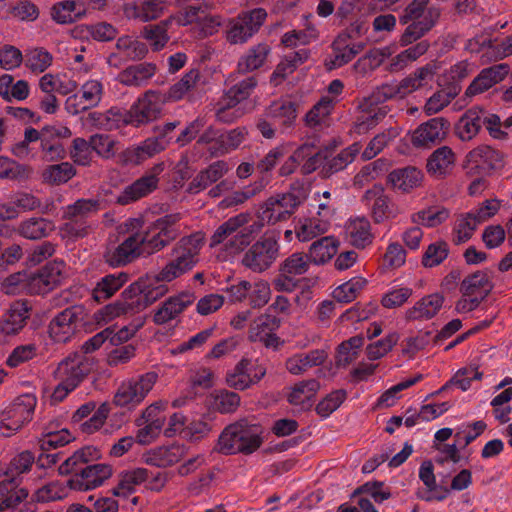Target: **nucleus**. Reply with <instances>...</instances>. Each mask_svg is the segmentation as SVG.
I'll use <instances>...</instances> for the list:
<instances>
[{"mask_svg": "<svg viewBox=\"0 0 512 512\" xmlns=\"http://www.w3.org/2000/svg\"><path fill=\"white\" fill-rule=\"evenodd\" d=\"M301 199L287 192L268 198L258 212V220L252 221L250 214L239 213L220 224L210 237L209 247L223 245L222 250L229 255H238L254 241L264 224H276L291 217Z\"/></svg>", "mask_w": 512, "mask_h": 512, "instance_id": "nucleus-1", "label": "nucleus"}, {"mask_svg": "<svg viewBox=\"0 0 512 512\" xmlns=\"http://www.w3.org/2000/svg\"><path fill=\"white\" fill-rule=\"evenodd\" d=\"M431 0H411L399 14V23L406 26L399 43L408 46L426 34L437 24L441 16V10L430 5Z\"/></svg>", "mask_w": 512, "mask_h": 512, "instance_id": "nucleus-2", "label": "nucleus"}, {"mask_svg": "<svg viewBox=\"0 0 512 512\" xmlns=\"http://www.w3.org/2000/svg\"><path fill=\"white\" fill-rule=\"evenodd\" d=\"M204 243L205 237L202 232L179 239L171 249V259L157 273V280L171 282L190 272L200 261Z\"/></svg>", "mask_w": 512, "mask_h": 512, "instance_id": "nucleus-3", "label": "nucleus"}, {"mask_svg": "<svg viewBox=\"0 0 512 512\" xmlns=\"http://www.w3.org/2000/svg\"><path fill=\"white\" fill-rule=\"evenodd\" d=\"M63 271L64 263L53 261L28 276L20 273L10 275L7 281L11 285H21L29 294H47L61 283Z\"/></svg>", "mask_w": 512, "mask_h": 512, "instance_id": "nucleus-4", "label": "nucleus"}, {"mask_svg": "<svg viewBox=\"0 0 512 512\" xmlns=\"http://www.w3.org/2000/svg\"><path fill=\"white\" fill-rule=\"evenodd\" d=\"M279 249L278 239L274 235L264 234L242 251L243 255L240 263L254 273H262L268 270L276 261L279 256Z\"/></svg>", "mask_w": 512, "mask_h": 512, "instance_id": "nucleus-5", "label": "nucleus"}, {"mask_svg": "<svg viewBox=\"0 0 512 512\" xmlns=\"http://www.w3.org/2000/svg\"><path fill=\"white\" fill-rule=\"evenodd\" d=\"M158 380V374L150 371L121 383L117 389L113 403L129 409L139 405L152 390Z\"/></svg>", "mask_w": 512, "mask_h": 512, "instance_id": "nucleus-6", "label": "nucleus"}, {"mask_svg": "<svg viewBox=\"0 0 512 512\" xmlns=\"http://www.w3.org/2000/svg\"><path fill=\"white\" fill-rule=\"evenodd\" d=\"M267 12L264 8L241 11L229 21L226 31L227 41L231 44H243L252 38L264 24Z\"/></svg>", "mask_w": 512, "mask_h": 512, "instance_id": "nucleus-7", "label": "nucleus"}, {"mask_svg": "<svg viewBox=\"0 0 512 512\" xmlns=\"http://www.w3.org/2000/svg\"><path fill=\"white\" fill-rule=\"evenodd\" d=\"M36 398L31 394H24L15 399L0 413V432L9 437L20 430L25 423L32 420L36 406Z\"/></svg>", "mask_w": 512, "mask_h": 512, "instance_id": "nucleus-8", "label": "nucleus"}, {"mask_svg": "<svg viewBox=\"0 0 512 512\" xmlns=\"http://www.w3.org/2000/svg\"><path fill=\"white\" fill-rule=\"evenodd\" d=\"M96 367L91 355L75 352L63 359L55 370L57 380H64L70 387H77Z\"/></svg>", "mask_w": 512, "mask_h": 512, "instance_id": "nucleus-9", "label": "nucleus"}, {"mask_svg": "<svg viewBox=\"0 0 512 512\" xmlns=\"http://www.w3.org/2000/svg\"><path fill=\"white\" fill-rule=\"evenodd\" d=\"M85 316V308L82 305L64 309L51 320L48 327L50 337L58 343L68 342L82 326Z\"/></svg>", "mask_w": 512, "mask_h": 512, "instance_id": "nucleus-10", "label": "nucleus"}, {"mask_svg": "<svg viewBox=\"0 0 512 512\" xmlns=\"http://www.w3.org/2000/svg\"><path fill=\"white\" fill-rule=\"evenodd\" d=\"M504 155L489 145H479L465 157L464 169L467 174L485 176L502 168Z\"/></svg>", "mask_w": 512, "mask_h": 512, "instance_id": "nucleus-11", "label": "nucleus"}, {"mask_svg": "<svg viewBox=\"0 0 512 512\" xmlns=\"http://www.w3.org/2000/svg\"><path fill=\"white\" fill-rule=\"evenodd\" d=\"M162 94L153 90L146 91L142 97L127 109L128 123L140 127L160 117L162 111Z\"/></svg>", "mask_w": 512, "mask_h": 512, "instance_id": "nucleus-12", "label": "nucleus"}, {"mask_svg": "<svg viewBox=\"0 0 512 512\" xmlns=\"http://www.w3.org/2000/svg\"><path fill=\"white\" fill-rule=\"evenodd\" d=\"M164 169L165 165L163 162L155 164L139 179L126 186L117 197L116 202L120 205H127L152 193L157 188L159 175L164 171Z\"/></svg>", "mask_w": 512, "mask_h": 512, "instance_id": "nucleus-13", "label": "nucleus"}, {"mask_svg": "<svg viewBox=\"0 0 512 512\" xmlns=\"http://www.w3.org/2000/svg\"><path fill=\"white\" fill-rule=\"evenodd\" d=\"M164 281H158L157 275L154 278H139L128 287H136L133 293L132 307L136 308L137 313L145 310L148 306L156 302L168 292V287L163 284Z\"/></svg>", "mask_w": 512, "mask_h": 512, "instance_id": "nucleus-14", "label": "nucleus"}, {"mask_svg": "<svg viewBox=\"0 0 512 512\" xmlns=\"http://www.w3.org/2000/svg\"><path fill=\"white\" fill-rule=\"evenodd\" d=\"M112 467L108 464L96 463L86 465L81 470L72 473L68 485L73 490L87 491L101 486L105 480L112 476Z\"/></svg>", "mask_w": 512, "mask_h": 512, "instance_id": "nucleus-15", "label": "nucleus"}, {"mask_svg": "<svg viewBox=\"0 0 512 512\" xmlns=\"http://www.w3.org/2000/svg\"><path fill=\"white\" fill-rule=\"evenodd\" d=\"M141 256L143 254L138 243V233H133L120 244L106 248L103 259L108 266L118 268L134 262Z\"/></svg>", "mask_w": 512, "mask_h": 512, "instance_id": "nucleus-16", "label": "nucleus"}, {"mask_svg": "<svg viewBox=\"0 0 512 512\" xmlns=\"http://www.w3.org/2000/svg\"><path fill=\"white\" fill-rule=\"evenodd\" d=\"M450 123L443 117H435L417 127L411 138L414 147H430L443 141L449 131Z\"/></svg>", "mask_w": 512, "mask_h": 512, "instance_id": "nucleus-17", "label": "nucleus"}, {"mask_svg": "<svg viewBox=\"0 0 512 512\" xmlns=\"http://www.w3.org/2000/svg\"><path fill=\"white\" fill-rule=\"evenodd\" d=\"M30 307L27 301L14 302L7 313L0 318V344L4 343L8 336L19 333L26 325L29 318Z\"/></svg>", "mask_w": 512, "mask_h": 512, "instance_id": "nucleus-18", "label": "nucleus"}, {"mask_svg": "<svg viewBox=\"0 0 512 512\" xmlns=\"http://www.w3.org/2000/svg\"><path fill=\"white\" fill-rule=\"evenodd\" d=\"M456 164V154L449 146H441L434 150L426 162V171L432 178L443 180L449 177Z\"/></svg>", "mask_w": 512, "mask_h": 512, "instance_id": "nucleus-19", "label": "nucleus"}, {"mask_svg": "<svg viewBox=\"0 0 512 512\" xmlns=\"http://www.w3.org/2000/svg\"><path fill=\"white\" fill-rule=\"evenodd\" d=\"M175 240V233L151 224L143 233H138V243L144 257L153 255Z\"/></svg>", "mask_w": 512, "mask_h": 512, "instance_id": "nucleus-20", "label": "nucleus"}, {"mask_svg": "<svg viewBox=\"0 0 512 512\" xmlns=\"http://www.w3.org/2000/svg\"><path fill=\"white\" fill-rule=\"evenodd\" d=\"M20 482L0 466V512L14 508L28 496V491L19 487Z\"/></svg>", "mask_w": 512, "mask_h": 512, "instance_id": "nucleus-21", "label": "nucleus"}, {"mask_svg": "<svg viewBox=\"0 0 512 512\" xmlns=\"http://www.w3.org/2000/svg\"><path fill=\"white\" fill-rule=\"evenodd\" d=\"M165 9V1L137 0L126 3L123 6V13L128 19L150 22L160 18Z\"/></svg>", "mask_w": 512, "mask_h": 512, "instance_id": "nucleus-22", "label": "nucleus"}, {"mask_svg": "<svg viewBox=\"0 0 512 512\" xmlns=\"http://www.w3.org/2000/svg\"><path fill=\"white\" fill-rule=\"evenodd\" d=\"M194 300L195 295L191 292H182L176 296L169 297L155 312L153 316L154 323L163 325L175 319L185 308L191 305Z\"/></svg>", "mask_w": 512, "mask_h": 512, "instance_id": "nucleus-23", "label": "nucleus"}, {"mask_svg": "<svg viewBox=\"0 0 512 512\" xmlns=\"http://www.w3.org/2000/svg\"><path fill=\"white\" fill-rule=\"evenodd\" d=\"M130 278L131 275L124 271L107 274L101 277L92 290L93 299L98 303L110 299L130 280Z\"/></svg>", "mask_w": 512, "mask_h": 512, "instance_id": "nucleus-24", "label": "nucleus"}, {"mask_svg": "<svg viewBox=\"0 0 512 512\" xmlns=\"http://www.w3.org/2000/svg\"><path fill=\"white\" fill-rule=\"evenodd\" d=\"M90 123L100 130L112 131L128 126L127 109L111 107L105 112H92L88 116Z\"/></svg>", "mask_w": 512, "mask_h": 512, "instance_id": "nucleus-25", "label": "nucleus"}, {"mask_svg": "<svg viewBox=\"0 0 512 512\" xmlns=\"http://www.w3.org/2000/svg\"><path fill=\"white\" fill-rule=\"evenodd\" d=\"M156 71L157 67L154 63L143 62L125 68L119 73L117 80L125 86L142 87L147 85Z\"/></svg>", "mask_w": 512, "mask_h": 512, "instance_id": "nucleus-26", "label": "nucleus"}, {"mask_svg": "<svg viewBox=\"0 0 512 512\" xmlns=\"http://www.w3.org/2000/svg\"><path fill=\"white\" fill-rule=\"evenodd\" d=\"M186 454L187 448L183 444L162 446L155 448L148 454L146 463L151 466L165 468L178 463Z\"/></svg>", "mask_w": 512, "mask_h": 512, "instance_id": "nucleus-27", "label": "nucleus"}, {"mask_svg": "<svg viewBox=\"0 0 512 512\" xmlns=\"http://www.w3.org/2000/svg\"><path fill=\"white\" fill-rule=\"evenodd\" d=\"M326 358L327 353L324 350L315 349L308 353H298L289 357L285 362V367L289 373L300 375L314 366L323 364Z\"/></svg>", "mask_w": 512, "mask_h": 512, "instance_id": "nucleus-28", "label": "nucleus"}, {"mask_svg": "<svg viewBox=\"0 0 512 512\" xmlns=\"http://www.w3.org/2000/svg\"><path fill=\"white\" fill-rule=\"evenodd\" d=\"M482 108L472 107L468 109L455 124V134L462 141L472 140L482 128Z\"/></svg>", "mask_w": 512, "mask_h": 512, "instance_id": "nucleus-29", "label": "nucleus"}, {"mask_svg": "<svg viewBox=\"0 0 512 512\" xmlns=\"http://www.w3.org/2000/svg\"><path fill=\"white\" fill-rule=\"evenodd\" d=\"M422 179V171L413 166L395 169L388 175V183L391 184L392 188L404 193L418 187Z\"/></svg>", "mask_w": 512, "mask_h": 512, "instance_id": "nucleus-30", "label": "nucleus"}, {"mask_svg": "<svg viewBox=\"0 0 512 512\" xmlns=\"http://www.w3.org/2000/svg\"><path fill=\"white\" fill-rule=\"evenodd\" d=\"M228 171L227 163L223 160L215 161L206 169L200 171L188 185L189 193H198L209 185L217 182Z\"/></svg>", "mask_w": 512, "mask_h": 512, "instance_id": "nucleus-31", "label": "nucleus"}, {"mask_svg": "<svg viewBox=\"0 0 512 512\" xmlns=\"http://www.w3.org/2000/svg\"><path fill=\"white\" fill-rule=\"evenodd\" d=\"M101 458V452L94 446H85L75 451L69 458H67L58 468L59 473L68 475L77 470H81L86 465H91L90 462L96 461Z\"/></svg>", "mask_w": 512, "mask_h": 512, "instance_id": "nucleus-32", "label": "nucleus"}, {"mask_svg": "<svg viewBox=\"0 0 512 512\" xmlns=\"http://www.w3.org/2000/svg\"><path fill=\"white\" fill-rule=\"evenodd\" d=\"M444 302V297L438 293L430 294L415 303L407 310L406 318L408 320H428L433 318Z\"/></svg>", "mask_w": 512, "mask_h": 512, "instance_id": "nucleus-33", "label": "nucleus"}, {"mask_svg": "<svg viewBox=\"0 0 512 512\" xmlns=\"http://www.w3.org/2000/svg\"><path fill=\"white\" fill-rule=\"evenodd\" d=\"M149 478V471L145 468H136L119 474L118 484L112 489L117 497L127 498L136 491V487Z\"/></svg>", "mask_w": 512, "mask_h": 512, "instance_id": "nucleus-34", "label": "nucleus"}, {"mask_svg": "<svg viewBox=\"0 0 512 512\" xmlns=\"http://www.w3.org/2000/svg\"><path fill=\"white\" fill-rule=\"evenodd\" d=\"M360 150V143L355 142L341 150L340 153L331 159L328 158L320 170V176L326 179L331 177L333 174L344 170L350 163L354 161Z\"/></svg>", "mask_w": 512, "mask_h": 512, "instance_id": "nucleus-35", "label": "nucleus"}, {"mask_svg": "<svg viewBox=\"0 0 512 512\" xmlns=\"http://www.w3.org/2000/svg\"><path fill=\"white\" fill-rule=\"evenodd\" d=\"M435 70L436 66L434 64L428 63L418 68L413 74L397 83L401 92V98L432 82L436 73Z\"/></svg>", "mask_w": 512, "mask_h": 512, "instance_id": "nucleus-36", "label": "nucleus"}, {"mask_svg": "<svg viewBox=\"0 0 512 512\" xmlns=\"http://www.w3.org/2000/svg\"><path fill=\"white\" fill-rule=\"evenodd\" d=\"M50 14L58 24H71L84 16L85 8L80 1L63 0L52 6Z\"/></svg>", "mask_w": 512, "mask_h": 512, "instance_id": "nucleus-37", "label": "nucleus"}, {"mask_svg": "<svg viewBox=\"0 0 512 512\" xmlns=\"http://www.w3.org/2000/svg\"><path fill=\"white\" fill-rule=\"evenodd\" d=\"M270 46L266 43H259L240 57L237 65L238 72L245 74L262 67L270 54Z\"/></svg>", "mask_w": 512, "mask_h": 512, "instance_id": "nucleus-38", "label": "nucleus"}, {"mask_svg": "<svg viewBox=\"0 0 512 512\" xmlns=\"http://www.w3.org/2000/svg\"><path fill=\"white\" fill-rule=\"evenodd\" d=\"M172 23L168 17L157 24H148L143 27L141 37L150 43L153 51H160L170 40L167 31Z\"/></svg>", "mask_w": 512, "mask_h": 512, "instance_id": "nucleus-39", "label": "nucleus"}, {"mask_svg": "<svg viewBox=\"0 0 512 512\" xmlns=\"http://www.w3.org/2000/svg\"><path fill=\"white\" fill-rule=\"evenodd\" d=\"M347 233L351 244L359 249L369 246L374 239V235L371 232V224L365 217L351 220L347 226Z\"/></svg>", "mask_w": 512, "mask_h": 512, "instance_id": "nucleus-40", "label": "nucleus"}, {"mask_svg": "<svg viewBox=\"0 0 512 512\" xmlns=\"http://www.w3.org/2000/svg\"><path fill=\"white\" fill-rule=\"evenodd\" d=\"M136 287H127L121 293V298L117 301L104 306L101 309V314L105 320H112L122 315H133L136 314V308L132 305L133 293H135Z\"/></svg>", "mask_w": 512, "mask_h": 512, "instance_id": "nucleus-41", "label": "nucleus"}, {"mask_svg": "<svg viewBox=\"0 0 512 512\" xmlns=\"http://www.w3.org/2000/svg\"><path fill=\"white\" fill-rule=\"evenodd\" d=\"M493 288L488 275L483 271H477L466 278L461 283L460 291L465 297L473 295H484L487 297Z\"/></svg>", "mask_w": 512, "mask_h": 512, "instance_id": "nucleus-42", "label": "nucleus"}, {"mask_svg": "<svg viewBox=\"0 0 512 512\" xmlns=\"http://www.w3.org/2000/svg\"><path fill=\"white\" fill-rule=\"evenodd\" d=\"M19 234L26 239L38 240L47 237L53 230L52 221L42 217H31L19 225Z\"/></svg>", "mask_w": 512, "mask_h": 512, "instance_id": "nucleus-43", "label": "nucleus"}, {"mask_svg": "<svg viewBox=\"0 0 512 512\" xmlns=\"http://www.w3.org/2000/svg\"><path fill=\"white\" fill-rule=\"evenodd\" d=\"M258 80L255 76L246 77L231 86L222 97L228 106H236L248 99L257 87Z\"/></svg>", "mask_w": 512, "mask_h": 512, "instance_id": "nucleus-44", "label": "nucleus"}, {"mask_svg": "<svg viewBox=\"0 0 512 512\" xmlns=\"http://www.w3.org/2000/svg\"><path fill=\"white\" fill-rule=\"evenodd\" d=\"M265 116L289 127L297 117V105L289 100L275 101L265 110Z\"/></svg>", "mask_w": 512, "mask_h": 512, "instance_id": "nucleus-45", "label": "nucleus"}, {"mask_svg": "<svg viewBox=\"0 0 512 512\" xmlns=\"http://www.w3.org/2000/svg\"><path fill=\"white\" fill-rule=\"evenodd\" d=\"M248 131L245 127H237L229 131H222L220 144L211 147V154L214 156L224 155L238 148L246 139Z\"/></svg>", "mask_w": 512, "mask_h": 512, "instance_id": "nucleus-46", "label": "nucleus"}, {"mask_svg": "<svg viewBox=\"0 0 512 512\" xmlns=\"http://www.w3.org/2000/svg\"><path fill=\"white\" fill-rule=\"evenodd\" d=\"M337 252V245L332 237H322L314 241L309 248L308 258L311 263L324 264Z\"/></svg>", "mask_w": 512, "mask_h": 512, "instance_id": "nucleus-47", "label": "nucleus"}, {"mask_svg": "<svg viewBox=\"0 0 512 512\" xmlns=\"http://www.w3.org/2000/svg\"><path fill=\"white\" fill-rule=\"evenodd\" d=\"M200 74L198 70H190L177 83L173 84L167 93L162 95L163 102H175L184 97L191 89H193L199 80Z\"/></svg>", "mask_w": 512, "mask_h": 512, "instance_id": "nucleus-48", "label": "nucleus"}, {"mask_svg": "<svg viewBox=\"0 0 512 512\" xmlns=\"http://www.w3.org/2000/svg\"><path fill=\"white\" fill-rule=\"evenodd\" d=\"M250 359L242 358L235 367L226 373V384L235 390H246L251 387L249 378Z\"/></svg>", "mask_w": 512, "mask_h": 512, "instance_id": "nucleus-49", "label": "nucleus"}, {"mask_svg": "<svg viewBox=\"0 0 512 512\" xmlns=\"http://www.w3.org/2000/svg\"><path fill=\"white\" fill-rule=\"evenodd\" d=\"M281 321L278 317L270 314H263L257 317L249 329V340L259 342L261 339L276 331L280 327Z\"/></svg>", "mask_w": 512, "mask_h": 512, "instance_id": "nucleus-50", "label": "nucleus"}, {"mask_svg": "<svg viewBox=\"0 0 512 512\" xmlns=\"http://www.w3.org/2000/svg\"><path fill=\"white\" fill-rule=\"evenodd\" d=\"M165 148L166 142L163 138L149 137L129 152L130 160L135 163H141L165 150Z\"/></svg>", "mask_w": 512, "mask_h": 512, "instance_id": "nucleus-51", "label": "nucleus"}, {"mask_svg": "<svg viewBox=\"0 0 512 512\" xmlns=\"http://www.w3.org/2000/svg\"><path fill=\"white\" fill-rule=\"evenodd\" d=\"M449 214V210L444 207L430 206L412 214L411 221L426 227H436L445 222Z\"/></svg>", "mask_w": 512, "mask_h": 512, "instance_id": "nucleus-52", "label": "nucleus"}, {"mask_svg": "<svg viewBox=\"0 0 512 512\" xmlns=\"http://www.w3.org/2000/svg\"><path fill=\"white\" fill-rule=\"evenodd\" d=\"M239 453L251 454L262 444L259 428L241 421L240 435L238 437Z\"/></svg>", "mask_w": 512, "mask_h": 512, "instance_id": "nucleus-53", "label": "nucleus"}, {"mask_svg": "<svg viewBox=\"0 0 512 512\" xmlns=\"http://www.w3.org/2000/svg\"><path fill=\"white\" fill-rule=\"evenodd\" d=\"M482 126H485L489 135L497 140H506L508 133L505 129L512 127V115L504 121L497 114L489 113L482 108Z\"/></svg>", "mask_w": 512, "mask_h": 512, "instance_id": "nucleus-54", "label": "nucleus"}, {"mask_svg": "<svg viewBox=\"0 0 512 512\" xmlns=\"http://www.w3.org/2000/svg\"><path fill=\"white\" fill-rule=\"evenodd\" d=\"M76 170L72 164L62 162L48 166L42 173L43 181L52 185H60L68 182Z\"/></svg>", "mask_w": 512, "mask_h": 512, "instance_id": "nucleus-55", "label": "nucleus"}, {"mask_svg": "<svg viewBox=\"0 0 512 512\" xmlns=\"http://www.w3.org/2000/svg\"><path fill=\"white\" fill-rule=\"evenodd\" d=\"M310 263L307 254L295 252L281 263L279 272L289 277L303 275L309 270Z\"/></svg>", "mask_w": 512, "mask_h": 512, "instance_id": "nucleus-56", "label": "nucleus"}, {"mask_svg": "<svg viewBox=\"0 0 512 512\" xmlns=\"http://www.w3.org/2000/svg\"><path fill=\"white\" fill-rule=\"evenodd\" d=\"M183 8L175 15L169 16L172 22H176L179 26H187L200 19V14H204L208 4L204 2H189L185 4H179Z\"/></svg>", "mask_w": 512, "mask_h": 512, "instance_id": "nucleus-57", "label": "nucleus"}, {"mask_svg": "<svg viewBox=\"0 0 512 512\" xmlns=\"http://www.w3.org/2000/svg\"><path fill=\"white\" fill-rule=\"evenodd\" d=\"M241 421L227 426L218 439V451L224 455L239 453L238 437L240 435Z\"/></svg>", "mask_w": 512, "mask_h": 512, "instance_id": "nucleus-58", "label": "nucleus"}, {"mask_svg": "<svg viewBox=\"0 0 512 512\" xmlns=\"http://www.w3.org/2000/svg\"><path fill=\"white\" fill-rule=\"evenodd\" d=\"M101 209V201L97 199H78L65 208L63 218H82L96 214Z\"/></svg>", "mask_w": 512, "mask_h": 512, "instance_id": "nucleus-59", "label": "nucleus"}, {"mask_svg": "<svg viewBox=\"0 0 512 512\" xmlns=\"http://www.w3.org/2000/svg\"><path fill=\"white\" fill-rule=\"evenodd\" d=\"M320 384L316 379L304 380L297 383L288 395V402L292 405H301L310 401L319 390Z\"/></svg>", "mask_w": 512, "mask_h": 512, "instance_id": "nucleus-60", "label": "nucleus"}, {"mask_svg": "<svg viewBox=\"0 0 512 512\" xmlns=\"http://www.w3.org/2000/svg\"><path fill=\"white\" fill-rule=\"evenodd\" d=\"M401 98V92L397 83H385L378 86L373 92L364 99L363 106L368 108L377 107L388 100Z\"/></svg>", "mask_w": 512, "mask_h": 512, "instance_id": "nucleus-61", "label": "nucleus"}, {"mask_svg": "<svg viewBox=\"0 0 512 512\" xmlns=\"http://www.w3.org/2000/svg\"><path fill=\"white\" fill-rule=\"evenodd\" d=\"M300 147H306V153L308 154L304 159L305 162L301 166V173L303 175H309L318 168H322L326 160L332 154L331 149L328 147L320 149L317 152H313L314 146L310 144H303Z\"/></svg>", "mask_w": 512, "mask_h": 512, "instance_id": "nucleus-62", "label": "nucleus"}, {"mask_svg": "<svg viewBox=\"0 0 512 512\" xmlns=\"http://www.w3.org/2000/svg\"><path fill=\"white\" fill-rule=\"evenodd\" d=\"M366 283L367 282L364 278H352L338 286L333 291V298L340 303L352 302L358 296L359 292L364 288Z\"/></svg>", "mask_w": 512, "mask_h": 512, "instance_id": "nucleus-63", "label": "nucleus"}, {"mask_svg": "<svg viewBox=\"0 0 512 512\" xmlns=\"http://www.w3.org/2000/svg\"><path fill=\"white\" fill-rule=\"evenodd\" d=\"M26 66L35 73L44 72L51 64L53 57L44 48L28 50L25 55Z\"/></svg>", "mask_w": 512, "mask_h": 512, "instance_id": "nucleus-64", "label": "nucleus"}]
</instances>
